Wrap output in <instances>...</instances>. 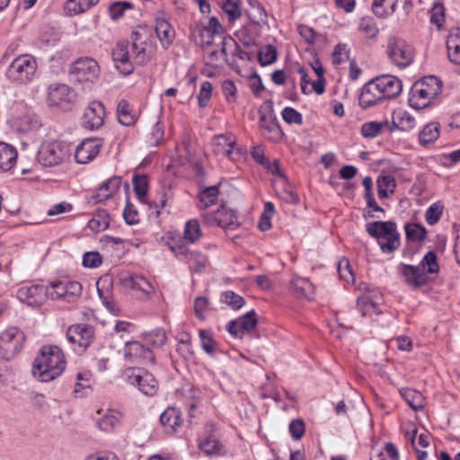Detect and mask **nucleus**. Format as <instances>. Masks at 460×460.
I'll return each mask as SVG.
<instances>
[{"label": "nucleus", "mask_w": 460, "mask_h": 460, "mask_svg": "<svg viewBox=\"0 0 460 460\" xmlns=\"http://www.w3.org/2000/svg\"><path fill=\"white\" fill-rule=\"evenodd\" d=\"M440 125L438 122L428 123L419 134V141L422 146L433 144L439 137Z\"/></svg>", "instance_id": "nucleus-33"}, {"label": "nucleus", "mask_w": 460, "mask_h": 460, "mask_svg": "<svg viewBox=\"0 0 460 460\" xmlns=\"http://www.w3.org/2000/svg\"><path fill=\"white\" fill-rule=\"evenodd\" d=\"M171 251L181 261H186L190 264V268L200 272L206 267L208 259L199 252H191L182 241H177L171 244Z\"/></svg>", "instance_id": "nucleus-10"}, {"label": "nucleus", "mask_w": 460, "mask_h": 460, "mask_svg": "<svg viewBox=\"0 0 460 460\" xmlns=\"http://www.w3.org/2000/svg\"><path fill=\"white\" fill-rule=\"evenodd\" d=\"M218 193L217 185L210 186L203 190L199 193V201L202 204V208H207L213 205L217 199Z\"/></svg>", "instance_id": "nucleus-49"}, {"label": "nucleus", "mask_w": 460, "mask_h": 460, "mask_svg": "<svg viewBox=\"0 0 460 460\" xmlns=\"http://www.w3.org/2000/svg\"><path fill=\"white\" fill-rule=\"evenodd\" d=\"M223 31V27L219 22L218 19L215 16L211 17L208 21L207 27L200 30V36L202 38L207 37V40L204 42L207 45H210L215 34H220Z\"/></svg>", "instance_id": "nucleus-40"}, {"label": "nucleus", "mask_w": 460, "mask_h": 460, "mask_svg": "<svg viewBox=\"0 0 460 460\" xmlns=\"http://www.w3.org/2000/svg\"><path fill=\"white\" fill-rule=\"evenodd\" d=\"M214 218L217 226L222 228L235 229L239 226L236 214L225 207L215 213Z\"/></svg>", "instance_id": "nucleus-28"}, {"label": "nucleus", "mask_w": 460, "mask_h": 460, "mask_svg": "<svg viewBox=\"0 0 460 460\" xmlns=\"http://www.w3.org/2000/svg\"><path fill=\"white\" fill-rule=\"evenodd\" d=\"M133 188L138 199L144 202L148 189L147 177L144 174L135 175L133 178Z\"/></svg>", "instance_id": "nucleus-52"}, {"label": "nucleus", "mask_w": 460, "mask_h": 460, "mask_svg": "<svg viewBox=\"0 0 460 460\" xmlns=\"http://www.w3.org/2000/svg\"><path fill=\"white\" fill-rule=\"evenodd\" d=\"M155 32L164 49L169 48L174 39V30L164 18H157L155 21Z\"/></svg>", "instance_id": "nucleus-27"}, {"label": "nucleus", "mask_w": 460, "mask_h": 460, "mask_svg": "<svg viewBox=\"0 0 460 460\" xmlns=\"http://www.w3.org/2000/svg\"><path fill=\"white\" fill-rule=\"evenodd\" d=\"M13 125L20 132L26 133L37 130L40 128L41 123L37 115L28 113L17 117L13 121Z\"/></svg>", "instance_id": "nucleus-30"}, {"label": "nucleus", "mask_w": 460, "mask_h": 460, "mask_svg": "<svg viewBox=\"0 0 460 460\" xmlns=\"http://www.w3.org/2000/svg\"><path fill=\"white\" fill-rule=\"evenodd\" d=\"M277 51L276 49L271 45H267L258 54V61L262 66H268L276 61Z\"/></svg>", "instance_id": "nucleus-56"}, {"label": "nucleus", "mask_w": 460, "mask_h": 460, "mask_svg": "<svg viewBox=\"0 0 460 460\" xmlns=\"http://www.w3.org/2000/svg\"><path fill=\"white\" fill-rule=\"evenodd\" d=\"M338 272L341 279L345 280L348 283L354 282L355 278L348 259L343 258L339 261Z\"/></svg>", "instance_id": "nucleus-60"}, {"label": "nucleus", "mask_w": 460, "mask_h": 460, "mask_svg": "<svg viewBox=\"0 0 460 460\" xmlns=\"http://www.w3.org/2000/svg\"><path fill=\"white\" fill-rule=\"evenodd\" d=\"M394 112V119L399 124V130L410 131L415 127V119L409 112L402 110Z\"/></svg>", "instance_id": "nucleus-48"}, {"label": "nucleus", "mask_w": 460, "mask_h": 460, "mask_svg": "<svg viewBox=\"0 0 460 460\" xmlns=\"http://www.w3.org/2000/svg\"><path fill=\"white\" fill-rule=\"evenodd\" d=\"M383 99L381 92L375 79L367 82L361 88L360 94L358 96V104L363 109H367L374 105H376Z\"/></svg>", "instance_id": "nucleus-19"}, {"label": "nucleus", "mask_w": 460, "mask_h": 460, "mask_svg": "<svg viewBox=\"0 0 460 460\" xmlns=\"http://www.w3.org/2000/svg\"><path fill=\"white\" fill-rule=\"evenodd\" d=\"M423 271L429 274L438 273L439 265L438 262V256L435 252L430 251L425 254L419 265Z\"/></svg>", "instance_id": "nucleus-43"}, {"label": "nucleus", "mask_w": 460, "mask_h": 460, "mask_svg": "<svg viewBox=\"0 0 460 460\" xmlns=\"http://www.w3.org/2000/svg\"><path fill=\"white\" fill-rule=\"evenodd\" d=\"M102 144V139L97 137L84 139L77 146L75 152V159L76 163L86 164L93 161L100 153Z\"/></svg>", "instance_id": "nucleus-14"}, {"label": "nucleus", "mask_w": 460, "mask_h": 460, "mask_svg": "<svg viewBox=\"0 0 460 460\" xmlns=\"http://www.w3.org/2000/svg\"><path fill=\"white\" fill-rule=\"evenodd\" d=\"M160 423L168 434H173L182 424L181 412L174 407H169L160 416Z\"/></svg>", "instance_id": "nucleus-23"}, {"label": "nucleus", "mask_w": 460, "mask_h": 460, "mask_svg": "<svg viewBox=\"0 0 460 460\" xmlns=\"http://www.w3.org/2000/svg\"><path fill=\"white\" fill-rule=\"evenodd\" d=\"M383 99H393L397 97L402 90V81L394 75H386L375 78Z\"/></svg>", "instance_id": "nucleus-18"}, {"label": "nucleus", "mask_w": 460, "mask_h": 460, "mask_svg": "<svg viewBox=\"0 0 460 460\" xmlns=\"http://www.w3.org/2000/svg\"><path fill=\"white\" fill-rule=\"evenodd\" d=\"M17 298L30 306L40 305L46 296L45 288L40 285L21 287L17 290Z\"/></svg>", "instance_id": "nucleus-16"}, {"label": "nucleus", "mask_w": 460, "mask_h": 460, "mask_svg": "<svg viewBox=\"0 0 460 460\" xmlns=\"http://www.w3.org/2000/svg\"><path fill=\"white\" fill-rule=\"evenodd\" d=\"M216 427L213 423H207L205 426V435L199 439V447L206 455L217 453L221 448L217 436L215 435Z\"/></svg>", "instance_id": "nucleus-22"}, {"label": "nucleus", "mask_w": 460, "mask_h": 460, "mask_svg": "<svg viewBox=\"0 0 460 460\" xmlns=\"http://www.w3.org/2000/svg\"><path fill=\"white\" fill-rule=\"evenodd\" d=\"M447 49L448 59L460 65V29L453 28L449 31L447 38Z\"/></svg>", "instance_id": "nucleus-26"}, {"label": "nucleus", "mask_w": 460, "mask_h": 460, "mask_svg": "<svg viewBox=\"0 0 460 460\" xmlns=\"http://www.w3.org/2000/svg\"><path fill=\"white\" fill-rule=\"evenodd\" d=\"M397 1L398 0H374L372 11L376 16L385 18L394 13Z\"/></svg>", "instance_id": "nucleus-36"}, {"label": "nucleus", "mask_w": 460, "mask_h": 460, "mask_svg": "<svg viewBox=\"0 0 460 460\" xmlns=\"http://www.w3.org/2000/svg\"><path fill=\"white\" fill-rule=\"evenodd\" d=\"M234 144L235 139L232 134L218 135L213 138L214 151L226 156L233 153Z\"/></svg>", "instance_id": "nucleus-31"}, {"label": "nucleus", "mask_w": 460, "mask_h": 460, "mask_svg": "<svg viewBox=\"0 0 460 460\" xmlns=\"http://www.w3.org/2000/svg\"><path fill=\"white\" fill-rule=\"evenodd\" d=\"M66 367L65 356L58 346H43L33 362V375L49 382L59 376Z\"/></svg>", "instance_id": "nucleus-1"}, {"label": "nucleus", "mask_w": 460, "mask_h": 460, "mask_svg": "<svg viewBox=\"0 0 460 460\" xmlns=\"http://www.w3.org/2000/svg\"><path fill=\"white\" fill-rule=\"evenodd\" d=\"M105 110L100 102H92L84 110L82 124L84 128L94 130L100 128L104 122Z\"/></svg>", "instance_id": "nucleus-15"}, {"label": "nucleus", "mask_w": 460, "mask_h": 460, "mask_svg": "<svg viewBox=\"0 0 460 460\" xmlns=\"http://www.w3.org/2000/svg\"><path fill=\"white\" fill-rule=\"evenodd\" d=\"M400 393L408 405L413 410L418 411L423 408L424 398L419 391L411 388H403Z\"/></svg>", "instance_id": "nucleus-38"}, {"label": "nucleus", "mask_w": 460, "mask_h": 460, "mask_svg": "<svg viewBox=\"0 0 460 460\" xmlns=\"http://www.w3.org/2000/svg\"><path fill=\"white\" fill-rule=\"evenodd\" d=\"M404 228L406 238L410 242H422L426 238L427 231L421 225L409 223Z\"/></svg>", "instance_id": "nucleus-42"}, {"label": "nucleus", "mask_w": 460, "mask_h": 460, "mask_svg": "<svg viewBox=\"0 0 460 460\" xmlns=\"http://www.w3.org/2000/svg\"><path fill=\"white\" fill-rule=\"evenodd\" d=\"M110 225V216L105 209H97L87 226L93 232L104 231Z\"/></svg>", "instance_id": "nucleus-35"}, {"label": "nucleus", "mask_w": 460, "mask_h": 460, "mask_svg": "<svg viewBox=\"0 0 460 460\" xmlns=\"http://www.w3.org/2000/svg\"><path fill=\"white\" fill-rule=\"evenodd\" d=\"M260 127L270 135L268 138L271 141H279L284 133L275 117L260 112Z\"/></svg>", "instance_id": "nucleus-24"}, {"label": "nucleus", "mask_w": 460, "mask_h": 460, "mask_svg": "<svg viewBox=\"0 0 460 460\" xmlns=\"http://www.w3.org/2000/svg\"><path fill=\"white\" fill-rule=\"evenodd\" d=\"M292 288L298 295L307 299H311L314 294L313 284L306 279L295 278L291 281Z\"/></svg>", "instance_id": "nucleus-41"}, {"label": "nucleus", "mask_w": 460, "mask_h": 460, "mask_svg": "<svg viewBox=\"0 0 460 460\" xmlns=\"http://www.w3.org/2000/svg\"><path fill=\"white\" fill-rule=\"evenodd\" d=\"M400 272L407 285L418 288L427 283V277L420 266L400 264Z\"/></svg>", "instance_id": "nucleus-20"}, {"label": "nucleus", "mask_w": 460, "mask_h": 460, "mask_svg": "<svg viewBox=\"0 0 460 460\" xmlns=\"http://www.w3.org/2000/svg\"><path fill=\"white\" fill-rule=\"evenodd\" d=\"M37 70V61L31 55L15 58L6 70V77L13 83L22 84L31 81Z\"/></svg>", "instance_id": "nucleus-4"}, {"label": "nucleus", "mask_w": 460, "mask_h": 460, "mask_svg": "<svg viewBox=\"0 0 460 460\" xmlns=\"http://www.w3.org/2000/svg\"><path fill=\"white\" fill-rule=\"evenodd\" d=\"M123 281L126 287L131 288L133 289H138L145 293L146 295H151L152 293L155 292L154 287L143 276L133 275L124 279Z\"/></svg>", "instance_id": "nucleus-34"}, {"label": "nucleus", "mask_w": 460, "mask_h": 460, "mask_svg": "<svg viewBox=\"0 0 460 460\" xmlns=\"http://www.w3.org/2000/svg\"><path fill=\"white\" fill-rule=\"evenodd\" d=\"M71 75L79 83L93 82L98 77L99 66L97 62L90 58H78L70 69Z\"/></svg>", "instance_id": "nucleus-11"}, {"label": "nucleus", "mask_w": 460, "mask_h": 460, "mask_svg": "<svg viewBox=\"0 0 460 460\" xmlns=\"http://www.w3.org/2000/svg\"><path fill=\"white\" fill-rule=\"evenodd\" d=\"M386 52L390 61L400 68L409 66L413 61V48L402 39L390 38L387 42Z\"/></svg>", "instance_id": "nucleus-6"}, {"label": "nucleus", "mask_w": 460, "mask_h": 460, "mask_svg": "<svg viewBox=\"0 0 460 460\" xmlns=\"http://www.w3.org/2000/svg\"><path fill=\"white\" fill-rule=\"evenodd\" d=\"M119 423V419L114 412L108 411L96 420L98 429L104 432L111 431Z\"/></svg>", "instance_id": "nucleus-44"}, {"label": "nucleus", "mask_w": 460, "mask_h": 460, "mask_svg": "<svg viewBox=\"0 0 460 460\" xmlns=\"http://www.w3.org/2000/svg\"><path fill=\"white\" fill-rule=\"evenodd\" d=\"M222 9L228 16L229 21H235L242 15L240 0H224Z\"/></svg>", "instance_id": "nucleus-45"}, {"label": "nucleus", "mask_w": 460, "mask_h": 460, "mask_svg": "<svg viewBox=\"0 0 460 460\" xmlns=\"http://www.w3.org/2000/svg\"><path fill=\"white\" fill-rule=\"evenodd\" d=\"M275 208L272 202H266L264 204V210L259 219L258 227L261 231H268L271 227V217L274 215Z\"/></svg>", "instance_id": "nucleus-51"}, {"label": "nucleus", "mask_w": 460, "mask_h": 460, "mask_svg": "<svg viewBox=\"0 0 460 460\" xmlns=\"http://www.w3.org/2000/svg\"><path fill=\"white\" fill-rule=\"evenodd\" d=\"M283 119L288 124L301 125L303 123V117L301 113L291 107H286L281 112Z\"/></svg>", "instance_id": "nucleus-62"}, {"label": "nucleus", "mask_w": 460, "mask_h": 460, "mask_svg": "<svg viewBox=\"0 0 460 460\" xmlns=\"http://www.w3.org/2000/svg\"><path fill=\"white\" fill-rule=\"evenodd\" d=\"M385 125H388V122H366L362 125L360 132L364 137L373 138L381 134Z\"/></svg>", "instance_id": "nucleus-50"}, {"label": "nucleus", "mask_w": 460, "mask_h": 460, "mask_svg": "<svg viewBox=\"0 0 460 460\" xmlns=\"http://www.w3.org/2000/svg\"><path fill=\"white\" fill-rule=\"evenodd\" d=\"M212 89L213 87L210 82L205 81L202 83L199 93L198 95L199 106L200 108H205L208 105L211 97Z\"/></svg>", "instance_id": "nucleus-61"}, {"label": "nucleus", "mask_w": 460, "mask_h": 460, "mask_svg": "<svg viewBox=\"0 0 460 460\" xmlns=\"http://www.w3.org/2000/svg\"><path fill=\"white\" fill-rule=\"evenodd\" d=\"M67 155L66 146L59 141L43 143L38 151L37 159L45 167H53L62 163Z\"/></svg>", "instance_id": "nucleus-8"}, {"label": "nucleus", "mask_w": 460, "mask_h": 460, "mask_svg": "<svg viewBox=\"0 0 460 460\" xmlns=\"http://www.w3.org/2000/svg\"><path fill=\"white\" fill-rule=\"evenodd\" d=\"M239 323H241V329L243 333L250 332L255 329L257 325V317L254 310H251L246 313L242 317L238 318Z\"/></svg>", "instance_id": "nucleus-57"}, {"label": "nucleus", "mask_w": 460, "mask_h": 460, "mask_svg": "<svg viewBox=\"0 0 460 460\" xmlns=\"http://www.w3.org/2000/svg\"><path fill=\"white\" fill-rule=\"evenodd\" d=\"M441 93V82L436 76L425 77L411 88L409 103L416 110L428 107Z\"/></svg>", "instance_id": "nucleus-3"}, {"label": "nucleus", "mask_w": 460, "mask_h": 460, "mask_svg": "<svg viewBox=\"0 0 460 460\" xmlns=\"http://www.w3.org/2000/svg\"><path fill=\"white\" fill-rule=\"evenodd\" d=\"M120 184V177L114 176L110 178L98 188L96 193L92 197V200L94 203H98L110 199L119 190Z\"/></svg>", "instance_id": "nucleus-25"}, {"label": "nucleus", "mask_w": 460, "mask_h": 460, "mask_svg": "<svg viewBox=\"0 0 460 460\" xmlns=\"http://www.w3.org/2000/svg\"><path fill=\"white\" fill-rule=\"evenodd\" d=\"M133 36L134 41L130 46L133 63L138 66H145L150 61L152 57L150 47L145 41L137 42L138 32H134Z\"/></svg>", "instance_id": "nucleus-21"}, {"label": "nucleus", "mask_w": 460, "mask_h": 460, "mask_svg": "<svg viewBox=\"0 0 460 460\" xmlns=\"http://www.w3.org/2000/svg\"><path fill=\"white\" fill-rule=\"evenodd\" d=\"M123 376L130 385L137 386L146 395L153 396L158 390L157 381L147 371L130 367L124 371Z\"/></svg>", "instance_id": "nucleus-7"}, {"label": "nucleus", "mask_w": 460, "mask_h": 460, "mask_svg": "<svg viewBox=\"0 0 460 460\" xmlns=\"http://www.w3.org/2000/svg\"><path fill=\"white\" fill-rule=\"evenodd\" d=\"M25 334L15 326H9L0 332V358L11 360L22 350Z\"/></svg>", "instance_id": "nucleus-5"}, {"label": "nucleus", "mask_w": 460, "mask_h": 460, "mask_svg": "<svg viewBox=\"0 0 460 460\" xmlns=\"http://www.w3.org/2000/svg\"><path fill=\"white\" fill-rule=\"evenodd\" d=\"M443 208V205L439 204L438 202L433 203L431 206H429L425 213L426 222L429 226H434L437 224L442 215Z\"/></svg>", "instance_id": "nucleus-58"}, {"label": "nucleus", "mask_w": 460, "mask_h": 460, "mask_svg": "<svg viewBox=\"0 0 460 460\" xmlns=\"http://www.w3.org/2000/svg\"><path fill=\"white\" fill-rule=\"evenodd\" d=\"M17 159L16 149L4 142H0V169L8 171L13 167Z\"/></svg>", "instance_id": "nucleus-29"}, {"label": "nucleus", "mask_w": 460, "mask_h": 460, "mask_svg": "<svg viewBox=\"0 0 460 460\" xmlns=\"http://www.w3.org/2000/svg\"><path fill=\"white\" fill-rule=\"evenodd\" d=\"M367 233L376 239L382 252L390 254L400 246V234L394 221H374L366 225Z\"/></svg>", "instance_id": "nucleus-2"}, {"label": "nucleus", "mask_w": 460, "mask_h": 460, "mask_svg": "<svg viewBox=\"0 0 460 460\" xmlns=\"http://www.w3.org/2000/svg\"><path fill=\"white\" fill-rule=\"evenodd\" d=\"M199 336L200 338L201 348L209 356H214L217 342L213 338L212 332L208 330H199Z\"/></svg>", "instance_id": "nucleus-47"}, {"label": "nucleus", "mask_w": 460, "mask_h": 460, "mask_svg": "<svg viewBox=\"0 0 460 460\" xmlns=\"http://www.w3.org/2000/svg\"><path fill=\"white\" fill-rule=\"evenodd\" d=\"M46 296L52 300L67 297V289H66V281L52 282L45 288Z\"/></svg>", "instance_id": "nucleus-46"}, {"label": "nucleus", "mask_w": 460, "mask_h": 460, "mask_svg": "<svg viewBox=\"0 0 460 460\" xmlns=\"http://www.w3.org/2000/svg\"><path fill=\"white\" fill-rule=\"evenodd\" d=\"M146 341L153 348H161L166 341L165 332L162 329L154 330L146 334Z\"/></svg>", "instance_id": "nucleus-55"}, {"label": "nucleus", "mask_w": 460, "mask_h": 460, "mask_svg": "<svg viewBox=\"0 0 460 460\" xmlns=\"http://www.w3.org/2000/svg\"><path fill=\"white\" fill-rule=\"evenodd\" d=\"M102 262V255L97 252H88L83 256V265L85 268H97Z\"/></svg>", "instance_id": "nucleus-64"}, {"label": "nucleus", "mask_w": 460, "mask_h": 460, "mask_svg": "<svg viewBox=\"0 0 460 460\" xmlns=\"http://www.w3.org/2000/svg\"><path fill=\"white\" fill-rule=\"evenodd\" d=\"M358 31L369 40H376L379 33L376 21L372 16H364L360 19Z\"/></svg>", "instance_id": "nucleus-37"}, {"label": "nucleus", "mask_w": 460, "mask_h": 460, "mask_svg": "<svg viewBox=\"0 0 460 460\" xmlns=\"http://www.w3.org/2000/svg\"><path fill=\"white\" fill-rule=\"evenodd\" d=\"M75 393L78 394L92 387V374L89 371L79 372L76 375Z\"/></svg>", "instance_id": "nucleus-59"}, {"label": "nucleus", "mask_w": 460, "mask_h": 460, "mask_svg": "<svg viewBox=\"0 0 460 460\" xmlns=\"http://www.w3.org/2000/svg\"><path fill=\"white\" fill-rule=\"evenodd\" d=\"M357 305L363 316H371L373 314H378L377 305L367 296L358 299Z\"/></svg>", "instance_id": "nucleus-53"}, {"label": "nucleus", "mask_w": 460, "mask_h": 460, "mask_svg": "<svg viewBox=\"0 0 460 460\" xmlns=\"http://www.w3.org/2000/svg\"><path fill=\"white\" fill-rule=\"evenodd\" d=\"M221 302L229 305L233 310H238L244 305L245 300L234 291H226L221 294Z\"/></svg>", "instance_id": "nucleus-54"}, {"label": "nucleus", "mask_w": 460, "mask_h": 460, "mask_svg": "<svg viewBox=\"0 0 460 460\" xmlns=\"http://www.w3.org/2000/svg\"><path fill=\"white\" fill-rule=\"evenodd\" d=\"M117 117L119 122L123 126H132L137 121L136 113L126 100H120L117 106Z\"/></svg>", "instance_id": "nucleus-32"}, {"label": "nucleus", "mask_w": 460, "mask_h": 460, "mask_svg": "<svg viewBox=\"0 0 460 460\" xmlns=\"http://www.w3.org/2000/svg\"><path fill=\"white\" fill-rule=\"evenodd\" d=\"M49 102L51 106L67 105L75 99V92L66 84H57L49 87Z\"/></svg>", "instance_id": "nucleus-17"}, {"label": "nucleus", "mask_w": 460, "mask_h": 460, "mask_svg": "<svg viewBox=\"0 0 460 460\" xmlns=\"http://www.w3.org/2000/svg\"><path fill=\"white\" fill-rule=\"evenodd\" d=\"M66 339L75 352L82 353L92 343L93 330L86 324H74L68 327Z\"/></svg>", "instance_id": "nucleus-9"}, {"label": "nucleus", "mask_w": 460, "mask_h": 460, "mask_svg": "<svg viewBox=\"0 0 460 460\" xmlns=\"http://www.w3.org/2000/svg\"><path fill=\"white\" fill-rule=\"evenodd\" d=\"M201 230L198 220L191 219L189 220L185 224L184 232H183V240H181L185 244L194 243L201 237Z\"/></svg>", "instance_id": "nucleus-39"}, {"label": "nucleus", "mask_w": 460, "mask_h": 460, "mask_svg": "<svg viewBox=\"0 0 460 460\" xmlns=\"http://www.w3.org/2000/svg\"><path fill=\"white\" fill-rule=\"evenodd\" d=\"M124 357L133 363L154 365L155 362L153 351L136 341L125 343Z\"/></svg>", "instance_id": "nucleus-13"}, {"label": "nucleus", "mask_w": 460, "mask_h": 460, "mask_svg": "<svg viewBox=\"0 0 460 460\" xmlns=\"http://www.w3.org/2000/svg\"><path fill=\"white\" fill-rule=\"evenodd\" d=\"M445 9L443 4H435L430 10V22L437 25L438 28L442 27L445 22Z\"/></svg>", "instance_id": "nucleus-63"}, {"label": "nucleus", "mask_w": 460, "mask_h": 460, "mask_svg": "<svg viewBox=\"0 0 460 460\" xmlns=\"http://www.w3.org/2000/svg\"><path fill=\"white\" fill-rule=\"evenodd\" d=\"M112 60L116 69L124 75H128L134 71V63L129 50V44L126 41H119L116 44L111 52Z\"/></svg>", "instance_id": "nucleus-12"}]
</instances>
